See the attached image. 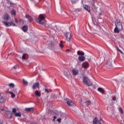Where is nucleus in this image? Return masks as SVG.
Here are the masks:
<instances>
[{
  "label": "nucleus",
  "mask_w": 124,
  "mask_h": 124,
  "mask_svg": "<svg viewBox=\"0 0 124 124\" xmlns=\"http://www.w3.org/2000/svg\"><path fill=\"white\" fill-rule=\"evenodd\" d=\"M45 16H43L42 15H40L39 17L38 18H35V21L40 25H45V22L43 21V20H45Z\"/></svg>",
  "instance_id": "obj_1"
},
{
  "label": "nucleus",
  "mask_w": 124,
  "mask_h": 124,
  "mask_svg": "<svg viewBox=\"0 0 124 124\" xmlns=\"http://www.w3.org/2000/svg\"><path fill=\"white\" fill-rule=\"evenodd\" d=\"M82 82L84 85L86 86H92L93 85V82L90 80V79L87 77H83L82 78Z\"/></svg>",
  "instance_id": "obj_2"
},
{
  "label": "nucleus",
  "mask_w": 124,
  "mask_h": 124,
  "mask_svg": "<svg viewBox=\"0 0 124 124\" xmlns=\"http://www.w3.org/2000/svg\"><path fill=\"white\" fill-rule=\"evenodd\" d=\"M2 23L5 27H11V26H13V27H17V25L14 23V21L13 20H12L10 22L2 21Z\"/></svg>",
  "instance_id": "obj_3"
},
{
  "label": "nucleus",
  "mask_w": 124,
  "mask_h": 124,
  "mask_svg": "<svg viewBox=\"0 0 124 124\" xmlns=\"http://www.w3.org/2000/svg\"><path fill=\"white\" fill-rule=\"evenodd\" d=\"M115 27L119 29L120 31H123V25H122V23H121V21L120 20H117L115 22Z\"/></svg>",
  "instance_id": "obj_4"
},
{
  "label": "nucleus",
  "mask_w": 124,
  "mask_h": 124,
  "mask_svg": "<svg viewBox=\"0 0 124 124\" xmlns=\"http://www.w3.org/2000/svg\"><path fill=\"white\" fill-rule=\"evenodd\" d=\"M65 37L66 38L67 41L70 42V40L71 39V34L70 33V32H66L65 34Z\"/></svg>",
  "instance_id": "obj_5"
},
{
  "label": "nucleus",
  "mask_w": 124,
  "mask_h": 124,
  "mask_svg": "<svg viewBox=\"0 0 124 124\" xmlns=\"http://www.w3.org/2000/svg\"><path fill=\"white\" fill-rule=\"evenodd\" d=\"M65 100L67 104L69 106H73L74 105V103H73L71 100L69 99H66Z\"/></svg>",
  "instance_id": "obj_6"
},
{
  "label": "nucleus",
  "mask_w": 124,
  "mask_h": 124,
  "mask_svg": "<svg viewBox=\"0 0 124 124\" xmlns=\"http://www.w3.org/2000/svg\"><path fill=\"white\" fill-rule=\"evenodd\" d=\"M33 90H35L36 89H39V82H36L33 84L32 86Z\"/></svg>",
  "instance_id": "obj_7"
},
{
  "label": "nucleus",
  "mask_w": 124,
  "mask_h": 124,
  "mask_svg": "<svg viewBox=\"0 0 124 124\" xmlns=\"http://www.w3.org/2000/svg\"><path fill=\"white\" fill-rule=\"evenodd\" d=\"M3 19L5 20V21H8V20L10 19V16H9V14H6L3 16Z\"/></svg>",
  "instance_id": "obj_8"
},
{
  "label": "nucleus",
  "mask_w": 124,
  "mask_h": 124,
  "mask_svg": "<svg viewBox=\"0 0 124 124\" xmlns=\"http://www.w3.org/2000/svg\"><path fill=\"white\" fill-rule=\"evenodd\" d=\"M83 7V8H84V9L86 10V11L91 13V8L90 7V6L87 5H84Z\"/></svg>",
  "instance_id": "obj_9"
},
{
  "label": "nucleus",
  "mask_w": 124,
  "mask_h": 124,
  "mask_svg": "<svg viewBox=\"0 0 124 124\" xmlns=\"http://www.w3.org/2000/svg\"><path fill=\"white\" fill-rule=\"evenodd\" d=\"M89 65H90L89 64V62H85L83 63L82 67H83V68H88V67H89Z\"/></svg>",
  "instance_id": "obj_10"
},
{
  "label": "nucleus",
  "mask_w": 124,
  "mask_h": 124,
  "mask_svg": "<svg viewBox=\"0 0 124 124\" xmlns=\"http://www.w3.org/2000/svg\"><path fill=\"white\" fill-rule=\"evenodd\" d=\"M72 73H73V75H77V74H78V73H79V70H78V69H74L72 70Z\"/></svg>",
  "instance_id": "obj_11"
},
{
  "label": "nucleus",
  "mask_w": 124,
  "mask_h": 124,
  "mask_svg": "<svg viewBox=\"0 0 124 124\" xmlns=\"http://www.w3.org/2000/svg\"><path fill=\"white\" fill-rule=\"evenodd\" d=\"M34 109V108L32 107V108H25V111L26 112H31V111H33Z\"/></svg>",
  "instance_id": "obj_12"
},
{
  "label": "nucleus",
  "mask_w": 124,
  "mask_h": 124,
  "mask_svg": "<svg viewBox=\"0 0 124 124\" xmlns=\"http://www.w3.org/2000/svg\"><path fill=\"white\" fill-rule=\"evenodd\" d=\"M26 17L27 19H28V21H29V22H31V21H32V17H31V16L29 15H27Z\"/></svg>",
  "instance_id": "obj_13"
},
{
  "label": "nucleus",
  "mask_w": 124,
  "mask_h": 124,
  "mask_svg": "<svg viewBox=\"0 0 124 124\" xmlns=\"http://www.w3.org/2000/svg\"><path fill=\"white\" fill-rule=\"evenodd\" d=\"M64 74L65 75V76L67 77V78H68V79H69V78H71V75L70 74V72H67L64 73Z\"/></svg>",
  "instance_id": "obj_14"
},
{
  "label": "nucleus",
  "mask_w": 124,
  "mask_h": 124,
  "mask_svg": "<svg viewBox=\"0 0 124 124\" xmlns=\"http://www.w3.org/2000/svg\"><path fill=\"white\" fill-rule=\"evenodd\" d=\"M79 62H84L85 61V56H81L78 57Z\"/></svg>",
  "instance_id": "obj_15"
},
{
  "label": "nucleus",
  "mask_w": 124,
  "mask_h": 124,
  "mask_svg": "<svg viewBox=\"0 0 124 124\" xmlns=\"http://www.w3.org/2000/svg\"><path fill=\"white\" fill-rule=\"evenodd\" d=\"M98 92H99V93H101L103 94L104 93V89L101 87H99L97 89Z\"/></svg>",
  "instance_id": "obj_16"
},
{
  "label": "nucleus",
  "mask_w": 124,
  "mask_h": 124,
  "mask_svg": "<svg viewBox=\"0 0 124 124\" xmlns=\"http://www.w3.org/2000/svg\"><path fill=\"white\" fill-rule=\"evenodd\" d=\"M120 31H121V30L120 29H119L118 27H115V29H114V32L115 33H119V32H120Z\"/></svg>",
  "instance_id": "obj_17"
},
{
  "label": "nucleus",
  "mask_w": 124,
  "mask_h": 124,
  "mask_svg": "<svg viewBox=\"0 0 124 124\" xmlns=\"http://www.w3.org/2000/svg\"><path fill=\"white\" fill-rule=\"evenodd\" d=\"M22 30L23 31L26 32L28 31V26L24 25L22 26Z\"/></svg>",
  "instance_id": "obj_18"
},
{
  "label": "nucleus",
  "mask_w": 124,
  "mask_h": 124,
  "mask_svg": "<svg viewBox=\"0 0 124 124\" xmlns=\"http://www.w3.org/2000/svg\"><path fill=\"white\" fill-rule=\"evenodd\" d=\"M97 121H98V118L97 117H95L93 120V124H97Z\"/></svg>",
  "instance_id": "obj_19"
},
{
  "label": "nucleus",
  "mask_w": 124,
  "mask_h": 124,
  "mask_svg": "<svg viewBox=\"0 0 124 124\" xmlns=\"http://www.w3.org/2000/svg\"><path fill=\"white\" fill-rule=\"evenodd\" d=\"M78 56H84V55H85V52H81L80 50L78 51Z\"/></svg>",
  "instance_id": "obj_20"
},
{
  "label": "nucleus",
  "mask_w": 124,
  "mask_h": 124,
  "mask_svg": "<svg viewBox=\"0 0 124 124\" xmlns=\"http://www.w3.org/2000/svg\"><path fill=\"white\" fill-rule=\"evenodd\" d=\"M5 102V97L1 96L0 97V103H4Z\"/></svg>",
  "instance_id": "obj_21"
},
{
  "label": "nucleus",
  "mask_w": 124,
  "mask_h": 124,
  "mask_svg": "<svg viewBox=\"0 0 124 124\" xmlns=\"http://www.w3.org/2000/svg\"><path fill=\"white\" fill-rule=\"evenodd\" d=\"M71 3L72 4H76L77 2H78V0H71Z\"/></svg>",
  "instance_id": "obj_22"
},
{
  "label": "nucleus",
  "mask_w": 124,
  "mask_h": 124,
  "mask_svg": "<svg viewBox=\"0 0 124 124\" xmlns=\"http://www.w3.org/2000/svg\"><path fill=\"white\" fill-rule=\"evenodd\" d=\"M35 95H36V96H39V95H40V92L36 91L35 92Z\"/></svg>",
  "instance_id": "obj_23"
},
{
  "label": "nucleus",
  "mask_w": 124,
  "mask_h": 124,
  "mask_svg": "<svg viewBox=\"0 0 124 124\" xmlns=\"http://www.w3.org/2000/svg\"><path fill=\"white\" fill-rule=\"evenodd\" d=\"M23 84L25 86H28V84H29V83L28 82V81H27V80H25V79H23Z\"/></svg>",
  "instance_id": "obj_24"
},
{
  "label": "nucleus",
  "mask_w": 124,
  "mask_h": 124,
  "mask_svg": "<svg viewBox=\"0 0 124 124\" xmlns=\"http://www.w3.org/2000/svg\"><path fill=\"white\" fill-rule=\"evenodd\" d=\"M85 104H86V105L88 106V105H91V104H92V102H91V101L88 100V101H86L85 102Z\"/></svg>",
  "instance_id": "obj_25"
},
{
  "label": "nucleus",
  "mask_w": 124,
  "mask_h": 124,
  "mask_svg": "<svg viewBox=\"0 0 124 124\" xmlns=\"http://www.w3.org/2000/svg\"><path fill=\"white\" fill-rule=\"evenodd\" d=\"M15 116L16 117H22V114H21V113L18 112L15 114Z\"/></svg>",
  "instance_id": "obj_26"
},
{
  "label": "nucleus",
  "mask_w": 124,
  "mask_h": 124,
  "mask_svg": "<svg viewBox=\"0 0 124 124\" xmlns=\"http://www.w3.org/2000/svg\"><path fill=\"white\" fill-rule=\"evenodd\" d=\"M11 14H12V15H16V11H15V10H13L11 11Z\"/></svg>",
  "instance_id": "obj_27"
},
{
  "label": "nucleus",
  "mask_w": 124,
  "mask_h": 124,
  "mask_svg": "<svg viewBox=\"0 0 124 124\" xmlns=\"http://www.w3.org/2000/svg\"><path fill=\"white\" fill-rule=\"evenodd\" d=\"M9 86L10 87V88H14V87H15V85L13 83H10Z\"/></svg>",
  "instance_id": "obj_28"
},
{
  "label": "nucleus",
  "mask_w": 124,
  "mask_h": 124,
  "mask_svg": "<svg viewBox=\"0 0 124 124\" xmlns=\"http://www.w3.org/2000/svg\"><path fill=\"white\" fill-rule=\"evenodd\" d=\"M119 111H120V113H121L122 114H124V110H123V108H119Z\"/></svg>",
  "instance_id": "obj_29"
},
{
  "label": "nucleus",
  "mask_w": 124,
  "mask_h": 124,
  "mask_svg": "<svg viewBox=\"0 0 124 124\" xmlns=\"http://www.w3.org/2000/svg\"><path fill=\"white\" fill-rule=\"evenodd\" d=\"M102 122H103L102 119L101 118L100 119H99V120L98 121V124H101V123H102Z\"/></svg>",
  "instance_id": "obj_30"
},
{
  "label": "nucleus",
  "mask_w": 124,
  "mask_h": 124,
  "mask_svg": "<svg viewBox=\"0 0 124 124\" xmlns=\"http://www.w3.org/2000/svg\"><path fill=\"white\" fill-rule=\"evenodd\" d=\"M60 47L61 48H63V46L62 45V41H61L60 42Z\"/></svg>",
  "instance_id": "obj_31"
},
{
  "label": "nucleus",
  "mask_w": 124,
  "mask_h": 124,
  "mask_svg": "<svg viewBox=\"0 0 124 124\" xmlns=\"http://www.w3.org/2000/svg\"><path fill=\"white\" fill-rule=\"evenodd\" d=\"M22 60H26V54H23V55L22 56Z\"/></svg>",
  "instance_id": "obj_32"
},
{
  "label": "nucleus",
  "mask_w": 124,
  "mask_h": 124,
  "mask_svg": "<svg viewBox=\"0 0 124 124\" xmlns=\"http://www.w3.org/2000/svg\"><path fill=\"white\" fill-rule=\"evenodd\" d=\"M13 113H16L17 112V109L16 108H14L13 109Z\"/></svg>",
  "instance_id": "obj_33"
},
{
  "label": "nucleus",
  "mask_w": 124,
  "mask_h": 124,
  "mask_svg": "<svg viewBox=\"0 0 124 124\" xmlns=\"http://www.w3.org/2000/svg\"><path fill=\"white\" fill-rule=\"evenodd\" d=\"M15 96H16L15 94H14V93H13L12 94V95H11L12 98H14V97H15Z\"/></svg>",
  "instance_id": "obj_34"
},
{
  "label": "nucleus",
  "mask_w": 124,
  "mask_h": 124,
  "mask_svg": "<svg viewBox=\"0 0 124 124\" xmlns=\"http://www.w3.org/2000/svg\"><path fill=\"white\" fill-rule=\"evenodd\" d=\"M57 121L58 123H61V122H62V119L61 118H58Z\"/></svg>",
  "instance_id": "obj_35"
},
{
  "label": "nucleus",
  "mask_w": 124,
  "mask_h": 124,
  "mask_svg": "<svg viewBox=\"0 0 124 124\" xmlns=\"http://www.w3.org/2000/svg\"><path fill=\"white\" fill-rule=\"evenodd\" d=\"M57 119V116H55L53 117V119L52 120L53 122H55L56 121V119Z\"/></svg>",
  "instance_id": "obj_36"
},
{
  "label": "nucleus",
  "mask_w": 124,
  "mask_h": 124,
  "mask_svg": "<svg viewBox=\"0 0 124 124\" xmlns=\"http://www.w3.org/2000/svg\"><path fill=\"white\" fill-rule=\"evenodd\" d=\"M45 92H46V93H49V89H48L47 88H46V89H45Z\"/></svg>",
  "instance_id": "obj_37"
},
{
  "label": "nucleus",
  "mask_w": 124,
  "mask_h": 124,
  "mask_svg": "<svg viewBox=\"0 0 124 124\" xmlns=\"http://www.w3.org/2000/svg\"><path fill=\"white\" fill-rule=\"evenodd\" d=\"M112 100L114 101H116V100H117V98H116V97H112Z\"/></svg>",
  "instance_id": "obj_38"
},
{
  "label": "nucleus",
  "mask_w": 124,
  "mask_h": 124,
  "mask_svg": "<svg viewBox=\"0 0 124 124\" xmlns=\"http://www.w3.org/2000/svg\"><path fill=\"white\" fill-rule=\"evenodd\" d=\"M118 51H119V52L121 53V54H123L124 52H123V51H122L121 49H120V48L118 49Z\"/></svg>",
  "instance_id": "obj_39"
},
{
  "label": "nucleus",
  "mask_w": 124,
  "mask_h": 124,
  "mask_svg": "<svg viewBox=\"0 0 124 124\" xmlns=\"http://www.w3.org/2000/svg\"><path fill=\"white\" fill-rule=\"evenodd\" d=\"M20 24H24V20L23 19H21L20 21Z\"/></svg>",
  "instance_id": "obj_40"
},
{
  "label": "nucleus",
  "mask_w": 124,
  "mask_h": 124,
  "mask_svg": "<svg viewBox=\"0 0 124 124\" xmlns=\"http://www.w3.org/2000/svg\"><path fill=\"white\" fill-rule=\"evenodd\" d=\"M50 46H51V47H54V43L51 42L50 43Z\"/></svg>",
  "instance_id": "obj_41"
},
{
  "label": "nucleus",
  "mask_w": 124,
  "mask_h": 124,
  "mask_svg": "<svg viewBox=\"0 0 124 124\" xmlns=\"http://www.w3.org/2000/svg\"><path fill=\"white\" fill-rule=\"evenodd\" d=\"M13 92H14V93H17V90L14 89L13 90Z\"/></svg>",
  "instance_id": "obj_42"
},
{
  "label": "nucleus",
  "mask_w": 124,
  "mask_h": 124,
  "mask_svg": "<svg viewBox=\"0 0 124 124\" xmlns=\"http://www.w3.org/2000/svg\"><path fill=\"white\" fill-rule=\"evenodd\" d=\"M17 67H18V66H14V68H15V69H16V68H17Z\"/></svg>",
  "instance_id": "obj_43"
},
{
  "label": "nucleus",
  "mask_w": 124,
  "mask_h": 124,
  "mask_svg": "<svg viewBox=\"0 0 124 124\" xmlns=\"http://www.w3.org/2000/svg\"><path fill=\"white\" fill-rule=\"evenodd\" d=\"M8 93H11V94H12V93H12V92L10 91V92H8Z\"/></svg>",
  "instance_id": "obj_44"
},
{
  "label": "nucleus",
  "mask_w": 124,
  "mask_h": 124,
  "mask_svg": "<svg viewBox=\"0 0 124 124\" xmlns=\"http://www.w3.org/2000/svg\"><path fill=\"white\" fill-rule=\"evenodd\" d=\"M99 16H101V15H102V13H100L99 14Z\"/></svg>",
  "instance_id": "obj_45"
},
{
  "label": "nucleus",
  "mask_w": 124,
  "mask_h": 124,
  "mask_svg": "<svg viewBox=\"0 0 124 124\" xmlns=\"http://www.w3.org/2000/svg\"><path fill=\"white\" fill-rule=\"evenodd\" d=\"M15 22H16V23H18V20L16 19H15Z\"/></svg>",
  "instance_id": "obj_46"
},
{
  "label": "nucleus",
  "mask_w": 124,
  "mask_h": 124,
  "mask_svg": "<svg viewBox=\"0 0 124 124\" xmlns=\"http://www.w3.org/2000/svg\"><path fill=\"white\" fill-rule=\"evenodd\" d=\"M1 110L2 111H4V109L3 108L1 109Z\"/></svg>",
  "instance_id": "obj_47"
},
{
  "label": "nucleus",
  "mask_w": 124,
  "mask_h": 124,
  "mask_svg": "<svg viewBox=\"0 0 124 124\" xmlns=\"http://www.w3.org/2000/svg\"><path fill=\"white\" fill-rule=\"evenodd\" d=\"M66 51H70V50L68 49L66 50Z\"/></svg>",
  "instance_id": "obj_48"
},
{
  "label": "nucleus",
  "mask_w": 124,
  "mask_h": 124,
  "mask_svg": "<svg viewBox=\"0 0 124 124\" xmlns=\"http://www.w3.org/2000/svg\"><path fill=\"white\" fill-rule=\"evenodd\" d=\"M31 0V1H33V0Z\"/></svg>",
  "instance_id": "obj_49"
},
{
  "label": "nucleus",
  "mask_w": 124,
  "mask_h": 124,
  "mask_svg": "<svg viewBox=\"0 0 124 124\" xmlns=\"http://www.w3.org/2000/svg\"><path fill=\"white\" fill-rule=\"evenodd\" d=\"M93 5H94V4L93 3Z\"/></svg>",
  "instance_id": "obj_50"
}]
</instances>
